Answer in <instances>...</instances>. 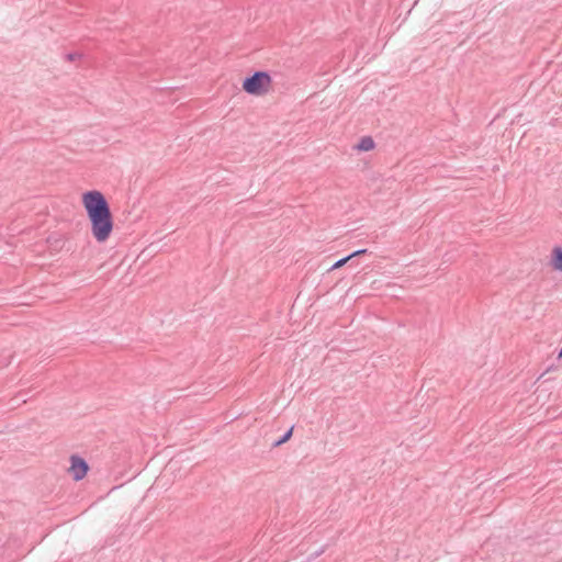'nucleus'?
Masks as SVG:
<instances>
[{
	"label": "nucleus",
	"mask_w": 562,
	"mask_h": 562,
	"mask_svg": "<svg viewBox=\"0 0 562 562\" xmlns=\"http://www.w3.org/2000/svg\"><path fill=\"white\" fill-rule=\"evenodd\" d=\"M91 234L98 243H105L113 232V220L111 212L89 217Z\"/></svg>",
	"instance_id": "1"
},
{
	"label": "nucleus",
	"mask_w": 562,
	"mask_h": 562,
	"mask_svg": "<svg viewBox=\"0 0 562 562\" xmlns=\"http://www.w3.org/2000/svg\"><path fill=\"white\" fill-rule=\"evenodd\" d=\"M272 85L271 76L266 71H256L243 82V89L251 95L266 94Z\"/></svg>",
	"instance_id": "2"
},
{
	"label": "nucleus",
	"mask_w": 562,
	"mask_h": 562,
	"mask_svg": "<svg viewBox=\"0 0 562 562\" xmlns=\"http://www.w3.org/2000/svg\"><path fill=\"white\" fill-rule=\"evenodd\" d=\"M82 204L88 217L111 212L104 195L97 190L85 192L82 194Z\"/></svg>",
	"instance_id": "3"
},
{
	"label": "nucleus",
	"mask_w": 562,
	"mask_h": 562,
	"mask_svg": "<svg viewBox=\"0 0 562 562\" xmlns=\"http://www.w3.org/2000/svg\"><path fill=\"white\" fill-rule=\"evenodd\" d=\"M89 470L88 463L78 456L70 457V467L68 473L75 481L82 480Z\"/></svg>",
	"instance_id": "4"
},
{
	"label": "nucleus",
	"mask_w": 562,
	"mask_h": 562,
	"mask_svg": "<svg viewBox=\"0 0 562 562\" xmlns=\"http://www.w3.org/2000/svg\"><path fill=\"white\" fill-rule=\"evenodd\" d=\"M551 266L554 270L562 272V247H554L552 250Z\"/></svg>",
	"instance_id": "5"
},
{
	"label": "nucleus",
	"mask_w": 562,
	"mask_h": 562,
	"mask_svg": "<svg viewBox=\"0 0 562 562\" xmlns=\"http://www.w3.org/2000/svg\"><path fill=\"white\" fill-rule=\"evenodd\" d=\"M374 148V142L370 136L362 137L356 145V149L359 151H369Z\"/></svg>",
	"instance_id": "6"
},
{
	"label": "nucleus",
	"mask_w": 562,
	"mask_h": 562,
	"mask_svg": "<svg viewBox=\"0 0 562 562\" xmlns=\"http://www.w3.org/2000/svg\"><path fill=\"white\" fill-rule=\"evenodd\" d=\"M366 252H367V249H359V250H357V251H355V252L350 254L349 256H347V257H345V258H341V259H339L338 261H336V262L331 266L330 270L338 269V268L342 267L345 263H347L351 258L357 257V256H360V255L366 254Z\"/></svg>",
	"instance_id": "7"
},
{
	"label": "nucleus",
	"mask_w": 562,
	"mask_h": 562,
	"mask_svg": "<svg viewBox=\"0 0 562 562\" xmlns=\"http://www.w3.org/2000/svg\"><path fill=\"white\" fill-rule=\"evenodd\" d=\"M292 432H293V427L290 428L284 435H282V437L276 442V446H280V445L284 443L285 441H288L291 438Z\"/></svg>",
	"instance_id": "8"
},
{
	"label": "nucleus",
	"mask_w": 562,
	"mask_h": 562,
	"mask_svg": "<svg viewBox=\"0 0 562 562\" xmlns=\"http://www.w3.org/2000/svg\"><path fill=\"white\" fill-rule=\"evenodd\" d=\"M79 57H80V55H79V54H77V53H70V54H67V55H66V58H67V60H69V61H75V60H76L77 58H79Z\"/></svg>",
	"instance_id": "9"
},
{
	"label": "nucleus",
	"mask_w": 562,
	"mask_h": 562,
	"mask_svg": "<svg viewBox=\"0 0 562 562\" xmlns=\"http://www.w3.org/2000/svg\"><path fill=\"white\" fill-rule=\"evenodd\" d=\"M562 358V347H561V350L559 351V355H558V359H561Z\"/></svg>",
	"instance_id": "10"
}]
</instances>
